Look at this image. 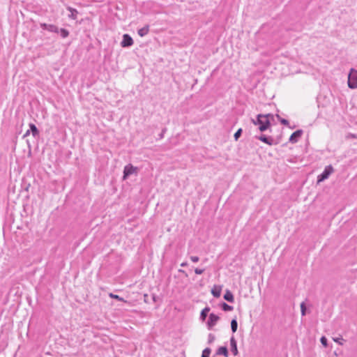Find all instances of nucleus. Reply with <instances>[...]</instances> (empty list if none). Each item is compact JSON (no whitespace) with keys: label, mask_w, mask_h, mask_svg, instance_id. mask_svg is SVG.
Returning <instances> with one entry per match:
<instances>
[{"label":"nucleus","mask_w":357,"mask_h":357,"mask_svg":"<svg viewBox=\"0 0 357 357\" xmlns=\"http://www.w3.org/2000/svg\"><path fill=\"white\" fill-rule=\"evenodd\" d=\"M274 116L271 114H258L256 119H252L255 125L259 126V130L261 132L266 130L271 126V121L273 120Z\"/></svg>","instance_id":"1"},{"label":"nucleus","mask_w":357,"mask_h":357,"mask_svg":"<svg viewBox=\"0 0 357 357\" xmlns=\"http://www.w3.org/2000/svg\"><path fill=\"white\" fill-rule=\"evenodd\" d=\"M348 86L350 89H357V70L351 68L348 75Z\"/></svg>","instance_id":"2"},{"label":"nucleus","mask_w":357,"mask_h":357,"mask_svg":"<svg viewBox=\"0 0 357 357\" xmlns=\"http://www.w3.org/2000/svg\"><path fill=\"white\" fill-rule=\"evenodd\" d=\"M333 172L334 169L332 165L326 166L322 173L317 176V183H319L326 180Z\"/></svg>","instance_id":"3"},{"label":"nucleus","mask_w":357,"mask_h":357,"mask_svg":"<svg viewBox=\"0 0 357 357\" xmlns=\"http://www.w3.org/2000/svg\"><path fill=\"white\" fill-rule=\"evenodd\" d=\"M133 45V40L132 37L128 34L125 33L123 35V39L121 42V46L122 47H129Z\"/></svg>","instance_id":"4"},{"label":"nucleus","mask_w":357,"mask_h":357,"mask_svg":"<svg viewBox=\"0 0 357 357\" xmlns=\"http://www.w3.org/2000/svg\"><path fill=\"white\" fill-rule=\"evenodd\" d=\"M219 319L220 318L218 315L214 313H211L207 321L208 328L211 330L214 326H215Z\"/></svg>","instance_id":"5"},{"label":"nucleus","mask_w":357,"mask_h":357,"mask_svg":"<svg viewBox=\"0 0 357 357\" xmlns=\"http://www.w3.org/2000/svg\"><path fill=\"white\" fill-rule=\"evenodd\" d=\"M40 27L44 30H47L52 33H59V28L57 26L45 23L40 24Z\"/></svg>","instance_id":"6"},{"label":"nucleus","mask_w":357,"mask_h":357,"mask_svg":"<svg viewBox=\"0 0 357 357\" xmlns=\"http://www.w3.org/2000/svg\"><path fill=\"white\" fill-rule=\"evenodd\" d=\"M302 134H303L302 130H297L296 131H295L294 132H293L291 135V136L289 139V142H291L292 144L296 143L298 141V139L301 138Z\"/></svg>","instance_id":"7"},{"label":"nucleus","mask_w":357,"mask_h":357,"mask_svg":"<svg viewBox=\"0 0 357 357\" xmlns=\"http://www.w3.org/2000/svg\"><path fill=\"white\" fill-rule=\"evenodd\" d=\"M230 347H231V351L232 352L233 355L237 356L238 354V348H237V342L234 336H232L230 338Z\"/></svg>","instance_id":"8"},{"label":"nucleus","mask_w":357,"mask_h":357,"mask_svg":"<svg viewBox=\"0 0 357 357\" xmlns=\"http://www.w3.org/2000/svg\"><path fill=\"white\" fill-rule=\"evenodd\" d=\"M134 172H135V168L133 167L132 165H126L123 169V179H126L130 175L133 174Z\"/></svg>","instance_id":"9"},{"label":"nucleus","mask_w":357,"mask_h":357,"mask_svg":"<svg viewBox=\"0 0 357 357\" xmlns=\"http://www.w3.org/2000/svg\"><path fill=\"white\" fill-rule=\"evenodd\" d=\"M257 139L268 145H272L273 144V139L271 137H268L265 135H261L259 137H257Z\"/></svg>","instance_id":"10"},{"label":"nucleus","mask_w":357,"mask_h":357,"mask_svg":"<svg viewBox=\"0 0 357 357\" xmlns=\"http://www.w3.org/2000/svg\"><path fill=\"white\" fill-rule=\"evenodd\" d=\"M224 299L229 303H234V297L233 294L229 290L227 289L225 291V293L224 294Z\"/></svg>","instance_id":"11"},{"label":"nucleus","mask_w":357,"mask_h":357,"mask_svg":"<svg viewBox=\"0 0 357 357\" xmlns=\"http://www.w3.org/2000/svg\"><path fill=\"white\" fill-rule=\"evenodd\" d=\"M221 291L222 287L220 286H214V287L211 289V294L214 297L218 298L221 295Z\"/></svg>","instance_id":"12"},{"label":"nucleus","mask_w":357,"mask_h":357,"mask_svg":"<svg viewBox=\"0 0 357 357\" xmlns=\"http://www.w3.org/2000/svg\"><path fill=\"white\" fill-rule=\"evenodd\" d=\"M67 10L70 12V14L68 15V17L70 19H73V20H76L77 14H78L77 10L71 7H68Z\"/></svg>","instance_id":"13"},{"label":"nucleus","mask_w":357,"mask_h":357,"mask_svg":"<svg viewBox=\"0 0 357 357\" xmlns=\"http://www.w3.org/2000/svg\"><path fill=\"white\" fill-rule=\"evenodd\" d=\"M29 130L34 137H38L39 135V130H38L35 124L29 123Z\"/></svg>","instance_id":"14"},{"label":"nucleus","mask_w":357,"mask_h":357,"mask_svg":"<svg viewBox=\"0 0 357 357\" xmlns=\"http://www.w3.org/2000/svg\"><path fill=\"white\" fill-rule=\"evenodd\" d=\"M149 26L146 25L144 27L139 29L137 31L139 36L143 37L149 33Z\"/></svg>","instance_id":"15"},{"label":"nucleus","mask_w":357,"mask_h":357,"mask_svg":"<svg viewBox=\"0 0 357 357\" xmlns=\"http://www.w3.org/2000/svg\"><path fill=\"white\" fill-rule=\"evenodd\" d=\"M217 355L224 356L225 357L228 356V350L226 347H220L216 351Z\"/></svg>","instance_id":"16"},{"label":"nucleus","mask_w":357,"mask_h":357,"mask_svg":"<svg viewBox=\"0 0 357 357\" xmlns=\"http://www.w3.org/2000/svg\"><path fill=\"white\" fill-rule=\"evenodd\" d=\"M210 308L208 307H206L205 308H204L200 314V319L204 321L207 317Z\"/></svg>","instance_id":"17"},{"label":"nucleus","mask_w":357,"mask_h":357,"mask_svg":"<svg viewBox=\"0 0 357 357\" xmlns=\"http://www.w3.org/2000/svg\"><path fill=\"white\" fill-rule=\"evenodd\" d=\"M220 306H221L222 310L225 312L231 311L234 309L233 306L229 305L227 303H224V302L221 303Z\"/></svg>","instance_id":"18"},{"label":"nucleus","mask_w":357,"mask_h":357,"mask_svg":"<svg viewBox=\"0 0 357 357\" xmlns=\"http://www.w3.org/2000/svg\"><path fill=\"white\" fill-rule=\"evenodd\" d=\"M238 328V322L236 319H233L231 321V329L232 333H236Z\"/></svg>","instance_id":"19"},{"label":"nucleus","mask_w":357,"mask_h":357,"mask_svg":"<svg viewBox=\"0 0 357 357\" xmlns=\"http://www.w3.org/2000/svg\"><path fill=\"white\" fill-rule=\"evenodd\" d=\"M59 33L63 38H66L69 36V31L66 29H59Z\"/></svg>","instance_id":"20"},{"label":"nucleus","mask_w":357,"mask_h":357,"mask_svg":"<svg viewBox=\"0 0 357 357\" xmlns=\"http://www.w3.org/2000/svg\"><path fill=\"white\" fill-rule=\"evenodd\" d=\"M211 352V349L208 347L204 349L202 351L201 357H209Z\"/></svg>","instance_id":"21"},{"label":"nucleus","mask_w":357,"mask_h":357,"mask_svg":"<svg viewBox=\"0 0 357 357\" xmlns=\"http://www.w3.org/2000/svg\"><path fill=\"white\" fill-rule=\"evenodd\" d=\"M243 130L242 128H239L237 130V131L234 133V137L236 141H237L239 137L241 136Z\"/></svg>","instance_id":"22"},{"label":"nucleus","mask_w":357,"mask_h":357,"mask_svg":"<svg viewBox=\"0 0 357 357\" xmlns=\"http://www.w3.org/2000/svg\"><path fill=\"white\" fill-rule=\"evenodd\" d=\"M276 117L280 121V122L284 126L289 125V121L287 119L281 118L278 114H276Z\"/></svg>","instance_id":"23"},{"label":"nucleus","mask_w":357,"mask_h":357,"mask_svg":"<svg viewBox=\"0 0 357 357\" xmlns=\"http://www.w3.org/2000/svg\"><path fill=\"white\" fill-rule=\"evenodd\" d=\"M301 312L302 316H305L306 314V306L304 302L301 304Z\"/></svg>","instance_id":"24"},{"label":"nucleus","mask_w":357,"mask_h":357,"mask_svg":"<svg viewBox=\"0 0 357 357\" xmlns=\"http://www.w3.org/2000/svg\"><path fill=\"white\" fill-rule=\"evenodd\" d=\"M109 297L112 298H114L116 300L120 301H124L123 298L120 297L119 295L114 294L112 293L109 294Z\"/></svg>","instance_id":"25"},{"label":"nucleus","mask_w":357,"mask_h":357,"mask_svg":"<svg viewBox=\"0 0 357 357\" xmlns=\"http://www.w3.org/2000/svg\"><path fill=\"white\" fill-rule=\"evenodd\" d=\"M215 335L212 333H209L208 335V344H212L215 340Z\"/></svg>","instance_id":"26"},{"label":"nucleus","mask_w":357,"mask_h":357,"mask_svg":"<svg viewBox=\"0 0 357 357\" xmlns=\"http://www.w3.org/2000/svg\"><path fill=\"white\" fill-rule=\"evenodd\" d=\"M320 342L324 347H326L328 346V340L325 336L321 337Z\"/></svg>","instance_id":"27"},{"label":"nucleus","mask_w":357,"mask_h":357,"mask_svg":"<svg viewBox=\"0 0 357 357\" xmlns=\"http://www.w3.org/2000/svg\"><path fill=\"white\" fill-rule=\"evenodd\" d=\"M190 259L194 263L198 262L199 260V258L197 256H191Z\"/></svg>","instance_id":"28"},{"label":"nucleus","mask_w":357,"mask_h":357,"mask_svg":"<svg viewBox=\"0 0 357 357\" xmlns=\"http://www.w3.org/2000/svg\"><path fill=\"white\" fill-rule=\"evenodd\" d=\"M204 272V269H201V268H196L195 269V273L197 275H201Z\"/></svg>","instance_id":"29"},{"label":"nucleus","mask_w":357,"mask_h":357,"mask_svg":"<svg viewBox=\"0 0 357 357\" xmlns=\"http://www.w3.org/2000/svg\"><path fill=\"white\" fill-rule=\"evenodd\" d=\"M165 131H166L165 128L162 130V133H160V139H162L163 137L164 133Z\"/></svg>","instance_id":"30"},{"label":"nucleus","mask_w":357,"mask_h":357,"mask_svg":"<svg viewBox=\"0 0 357 357\" xmlns=\"http://www.w3.org/2000/svg\"><path fill=\"white\" fill-rule=\"evenodd\" d=\"M30 133H31L30 130H26V132L24 133V136H23V137H27L28 135H30Z\"/></svg>","instance_id":"31"},{"label":"nucleus","mask_w":357,"mask_h":357,"mask_svg":"<svg viewBox=\"0 0 357 357\" xmlns=\"http://www.w3.org/2000/svg\"><path fill=\"white\" fill-rule=\"evenodd\" d=\"M187 265H188L187 262H183V263L181 264V266H182V267H185Z\"/></svg>","instance_id":"32"},{"label":"nucleus","mask_w":357,"mask_h":357,"mask_svg":"<svg viewBox=\"0 0 357 357\" xmlns=\"http://www.w3.org/2000/svg\"><path fill=\"white\" fill-rule=\"evenodd\" d=\"M334 341L336 342H338L340 344H342V342H339L338 339H334Z\"/></svg>","instance_id":"33"},{"label":"nucleus","mask_w":357,"mask_h":357,"mask_svg":"<svg viewBox=\"0 0 357 357\" xmlns=\"http://www.w3.org/2000/svg\"><path fill=\"white\" fill-rule=\"evenodd\" d=\"M178 271L180 273H185V271L182 270V269H179Z\"/></svg>","instance_id":"34"},{"label":"nucleus","mask_w":357,"mask_h":357,"mask_svg":"<svg viewBox=\"0 0 357 357\" xmlns=\"http://www.w3.org/2000/svg\"><path fill=\"white\" fill-rule=\"evenodd\" d=\"M351 137H354V138H355V137H356V135H351Z\"/></svg>","instance_id":"35"}]
</instances>
